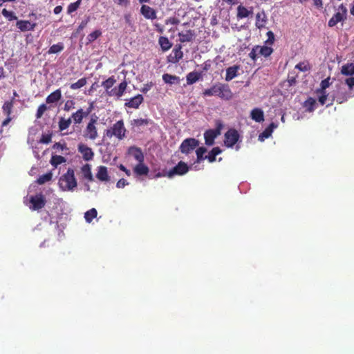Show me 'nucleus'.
I'll list each match as a JSON object with an SVG mask.
<instances>
[{"mask_svg":"<svg viewBox=\"0 0 354 354\" xmlns=\"http://www.w3.org/2000/svg\"><path fill=\"white\" fill-rule=\"evenodd\" d=\"M203 96H218L222 100H230L233 96L229 84L217 82L210 88L205 89L202 93Z\"/></svg>","mask_w":354,"mask_h":354,"instance_id":"obj_1","label":"nucleus"},{"mask_svg":"<svg viewBox=\"0 0 354 354\" xmlns=\"http://www.w3.org/2000/svg\"><path fill=\"white\" fill-rule=\"evenodd\" d=\"M59 185L63 192H72L77 186V179L75 176V171L72 168H68L59 180Z\"/></svg>","mask_w":354,"mask_h":354,"instance_id":"obj_2","label":"nucleus"},{"mask_svg":"<svg viewBox=\"0 0 354 354\" xmlns=\"http://www.w3.org/2000/svg\"><path fill=\"white\" fill-rule=\"evenodd\" d=\"M127 129L122 120H118L110 128L105 130L104 135L107 138L115 137L118 140H122L126 137Z\"/></svg>","mask_w":354,"mask_h":354,"instance_id":"obj_3","label":"nucleus"},{"mask_svg":"<svg viewBox=\"0 0 354 354\" xmlns=\"http://www.w3.org/2000/svg\"><path fill=\"white\" fill-rule=\"evenodd\" d=\"M98 118L96 115H93L86 127L83 131V137L86 140H94L98 138V130L97 128Z\"/></svg>","mask_w":354,"mask_h":354,"instance_id":"obj_4","label":"nucleus"},{"mask_svg":"<svg viewBox=\"0 0 354 354\" xmlns=\"http://www.w3.org/2000/svg\"><path fill=\"white\" fill-rule=\"evenodd\" d=\"M273 49L272 47L267 46H255L252 48V50L249 53L248 56L253 62H256L259 56H263V57H268L272 53Z\"/></svg>","mask_w":354,"mask_h":354,"instance_id":"obj_5","label":"nucleus"},{"mask_svg":"<svg viewBox=\"0 0 354 354\" xmlns=\"http://www.w3.org/2000/svg\"><path fill=\"white\" fill-rule=\"evenodd\" d=\"M199 146V141L194 138L185 139L180 144L179 149L181 153L189 154Z\"/></svg>","mask_w":354,"mask_h":354,"instance_id":"obj_6","label":"nucleus"},{"mask_svg":"<svg viewBox=\"0 0 354 354\" xmlns=\"http://www.w3.org/2000/svg\"><path fill=\"white\" fill-rule=\"evenodd\" d=\"M347 10L342 4L339 6L337 11L328 20V26L333 27L339 22L344 21L346 18Z\"/></svg>","mask_w":354,"mask_h":354,"instance_id":"obj_7","label":"nucleus"},{"mask_svg":"<svg viewBox=\"0 0 354 354\" xmlns=\"http://www.w3.org/2000/svg\"><path fill=\"white\" fill-rule=\"evenodd\" d=\"M239 138L240 136L238 131L234 128H230L225 134L224 143L225 147L228 148L233 147Z\"/></svg>","mask_w":354,"mask_h":354,"instance_id":"obj_8","label":"nucleus"},{"mask_svg":"<svg viewBox=\"0 0 354 354\" xmlns=\"http://www.w3.org/2000/svg\"><path fill=\"white\" fill-rule=\"evenodd\" d=\"M93 108V103H90V106L84 111L82 109H79L71 115V120H73L75 124H80L82 122L83 119L87 118Z\"/></svg>","mask_w":354,"mask_h":354,"instance_id":"obj_9","label":"nucleus"},{"mask_svg":"<svg viewBox=\"0 0 354 354\" xmlns=\"http://www.w3.org/2000/svg\"><path fill=\"white\" fill-rule=\"evenodd\" d=\"M189 171L187 163L180 161L174 167L167 173V177L172 178L175 175H185Z\"/></svg>","mask_w":354,"mask_h":354,"instance_id":"obj_10","label":"nucleus"},{"mask_svg":"<svg viewBox=\"0 0 354 354\" xmlns=\"http://www.w3.org/2000/svg\"><path fill=\"white\" fill-rule=\"evenodd\" d=\"M30 202L32 205L30 209L32 210H39L44 208L46 204V198L41 193L32 196L30 198Z\"/></svg>","mask_w":354,"mask_h":354,"instance_id":"obj_11","label":"nucleus"},{"mask_svg":"<svg viewBox=\"0 0 354 354\" xmlns=\"http://www.w3.org/2000/svg\"><path fill=\"white\" fill-rule=\"evenodd\" d=\"M183 57V52L182 51V46L177 44L174 48L171 53L167 57L169 62L172 64L178 63Z\"/></svg>","mask_w":354,"mask_h":354,"instance_id":"obj_12","label":"nucleus"},{"mask_svg":"<svg viewBox=\"0 0 354 354\" xmlns=\"http://www.w3.org/2000/svg\"><path fill=\"white\" fill-rule=\"evenodd\" d=\"M77 151L82 154V158L85 161H91L93 158V151L84 143L78 144Z\"/></svg>","mask_w":354,"mask_h":354,"instance_id":"obj_13","label":"nucleus"},{"mask_svg":"<svg viewBox=\"0 0 354 354\" xmlns=\"http://www.w3.org/2000/svg\"><path fill=\"white\" fill-rule=\"evenodd\" d=\"M16 26L21 32H26L35 30L37 24L28 20H18Z\"/></svg>","mask_w":354,"mask_h":354,"instance_id":"obj_14","label":"nucleus"},{"mask_svg":"<svg viewBox=\"0 0 354 354\" xmlns=\"http://www.w3.org/2000/svg\"><path fill=\"white\" fill-rule=\"evenodd\" d=\"M128 83L124 80L122 82L120 83V84L118 86V87H115L112 88L110 91L109 96L112 97H117L118 98L120 97L123 95L125 91L127 90Z\"/></svg>","mask_w":354,"mask_h":354,"instance_id":"obj_15","label":"nucleus"},{"mask_svg":"<svg viewBox=\"0 0 354 354\" xmlns=\"http://www.w3.org/2000/svg\"><path fill=\"white\" fill-rule=\"evenodd\" d=\"M140 13L147 19L153 20L157 18L156 10L147 5H142L141 6Z\"/></svg>","mask_w":354,"mask_h":354,"instance_id":"obj_16","label":"nucleus"},{"mask_svg":"<svg viewBox=\"0 0 354 354\" xmlns=\"http://www.w3.org/2000/svg\"><path fill=\"white\" fill-rule=\"evenodd\" d=\"M144 102V97L141 94L131 97L130 100L127 101L124 106L129 108L138 109L140 105Z\"/></svg>","mask_w":354,"mask_h":354,"instance_id":"obj_17","label":"nucleus"},{"mask_svg":"<svg viewBox=\"0 0 354 354\" xmlns=\"http://www.w3.org/2000/svg\"><path fill=\"white\" fill-rule=\"evenodd\" d=\"M128 152L138 162H144L145 155L140 148L131 147L129 149Z\"/></svg>","mask_w":354,"mask_h":354,"instance_id":"obj_18","label":"nucleus"},{"mask_svg":"<svg viewBox=\"0 0 354 354\" xmlns=\"http://www.w3.org/2000/svg\"><path fill=\"white\" fill-rule=\"evenodd\" d=\"M253 8H250V9H248L245 6L243 5H239L237 7V12L236 17L238 19H244L248 17L250 15L253 13Z\"/></svg>","mask_w":354,"mask_h":354,"instance_id":"obj_19","label":"nucleus"},{"mask_svg":"<svg viewBox=\"0 0 354 354\" xmlns=\"http://www.w3.org/2000/svg\"><path fill=\"white\" fill-rule=\"evenodd\" d=\"M62 98V91L60 88L57 89L46 97L47 104L57 103Z\"/></svg>","mask_w":354,"mask_h":354,"instance_id":"obj_20","label":"nucleus"},{"mask_svg":"<svg viewBox=\"0 0 354 354\" xmlns=\"http://www.w3.org/2000/svg\"><path fill=\"white\" fill-rule=\"evenodd\" d=\"M239 69V66L234 65L232 66H230L226 69V75L225 80L230 81L238 75V71Z\"/></svg>","mask_w":354,"mask_h":354,"instance_id":"obj_21","label":"nucleus"},{"mask_svg":"<svg viewBox=\"0 0 354 354\" xmlns=\"http://www.w3.org/2000/svg\"><path fill=\"white\" fill-rule=\"evenodd\" d=\"M216 137L217 136L213 130H206L204 133L205 142L207 146L213 145Z\"/></svg>","mask_w":354,"mask_h":354,"instance_id":"obj_22","label":"nucleus"},{"mask_svg":"<svg viewBox=\"0 0 354 354\" xmlns=\"http://www.w3.org/2000/svg\"><path fill=\"white\" fill-rule=\"evenodd\" d=\"M251 118L257 122H261L264 120L263 111L259 108H255L252 110L250 113Z\"/></svg>","mask_w":354,"mask_h":354,"instance_id":"obj_23","label":"nucleus"},{"mask_svg":"<svg viewBox=\"0 0 354 354\" xmlns=\"http://www.w3.org/2000/svg\"><path fill=\"white\" fill-rule=\"evenodd\" d=\"M193 30H188L185 32H181L178 34L180 42H190L194 37Z\"/></svg>","mask_w":354,"mask_h":354,"instance_id":"obj_24","label":"nucleus"},{"mask_svg":"<svg viewBox=\"0 0 354 354\" xmlns=\"http://www.w3.org/2000/svg\"><path fill=\"white\" fill-rule=\"evenodd\" d=\"M116 82V80L114 76H111L108 79L102 82V85L106 91L107 95L109 96V92L112 89L113 86Z\"/></svg>","mask_w":354,"mask_h":354,"instance_id":"obj_25","label":"nucleus"},{"mask_svg":"<svg viewBox=\"0 0 354 354\" xmlns=\"http://www.w3.org/2000/svg\"><path fill=\"white\" fill-rule=\"evenodd\" d=\"M257 21L256 26L259 29L263 28L265 26V24L267 21V16L264 10H261V12H259L257 15Z\"/></svg>","mask_w":354,"mask_h":354,"instance_id":"obj_26","label":"nucleus"},{"mask_svg":"<svg viewBox=\"0 0 354 354\" xmlns=\"http://www.w3.org/2000/svg\"><path fill=\"white\" fill-rule=\"evenodd\" d=\"M159 46L162 51H167L172 47V43L170 42L168 37L160 36L158 39Z\"/></svg>","mask_w":354,"mask_h":354,"instance_id":"obj_27","label":"nucleus"},{"mask_svg":"<svg viewBox=\"0 0 354 354\" xmlns=\"http://www.w3.org/2000/svg\"><path fill=\"white\" fill-rule=\"evenodd\" d=\"M96 178L101 181H108L109 180L106 167L100 166L98 167Z\"/></svg>","mask_w":354,"mask_h":354,"instance_id":"obj_28","label":"nucleus"},{"mask_svg":"<svg viewBox=\"0 0 354 354\" xmlns=\"http://www.w3.org/2000/svg\"><path fill=\"white\" fill-rule=\"evenodd\" d=\"M342 75L345 76L354 75V63H348L344 64L341 69Z\"/></svg>","mask_w":354,"mask_h":354,"instance_id":"obj_29","label":"nucleus"},{"mask_svg":"<svg viewBox=\"0 0 354 354\" xmlns=\"http://www.w3.org/2000/svg\"><path fill=\"white\" fill-rule=\"evenodd\" d=\"M303 106L306 111L313 112L315 109L316 101L314 97H309L304 102Z\"/></svg>","mask_w":354,"mask_h":354,"instance_id":"obj_30","label":"nucleus"},{"mask_svg":"<svg viewBox=\"0 0 354 354\" xmlns=\"http://www.w3.org/2000/svg\"><path fill=\"white\" fill-rule=\"evenodd\" d=\"M133 171L137 175H147L149 168L144 164V162H138V164L133 168Z\"/></svg>","mask_w":354,"mask_h":354,"instance_id":"obj_31","label":"nucleus"},{"mask_svg":"<svg viewBox=\"0 0 354 354\" xmlns=\"http://www.w3.org/2000/svg\"><path fill=\"white\" fill-rule=\"evenodd\" d=\"M201 77V73L195 72V71L194 72L189 73L187 75V84H192L198 81Z\"/></svg>","mask_w":354,"mask_h":354,"instance_id":"obj_32","label":"nucleus"},{"mask_svg":"<svg viewBox=\"0 0 354 354\" xmlns=\"http://www.w3.org/2000/svg\"><path fill=\"white\" fill-rule=\"evenodd\" d=\"M221 152L222 151L218 147H214L206 155L205 159H207L208 162L210 163L214 162L216 160V156Z\"/></svg>","mask_w":354,"mask_h":354,"instance_id":"obj_33","label":"nucleus"},{"mask_svg":"<svg viewBox=\"0 0 354 354\" xmlns=\"http://www.w3.org/2000/svg\"><path fill=\"white\" fill-rule=\"evenodd\" d=\"M66 162V158L61 155H53L51 156L50 163L55 167Z\"/></svg>","mask_w":354,"mask_h":354,"instance_id":"obj_34","label":"nucleus"},{"mask_svg":"<svg viewBox=\"0 0 354 354\" xmlns=\"http://www.w3.org/2000/svg\"><path fill=\"white\" fill-rule=\"evenodd\" d=\"M87 83V80L86 77L81 78L78 80L76 82L71 84L70 88L72 90H77L82 88V86H85Z\"/></svg>","mask_w":354,"mask_h":354,"instance_id":"obj_35","label":"nucleus"},{"mask_svg":"<svg viewBox=\"0 0 354 354\" xmlns=\"http://www.w3.org/2000/svg\"><path fill=\"white\" fill-rule=\"evenodd\" d=\"M97 215V212L95 208L90 209L85 212L84 218L87 223H91Z\"/></svg>","mask_w":354,"mask_h":354,"instance_id":"obj_36","label":"nucleus"},{"mask_svg":"<svg viewBox=\"0 0 354 354\" xmlns=\"http://www.w3.org/2000/svg\"><path fill=\"white\" fill-rule=\"evenodd\" d=\"M72 120L71 118L64 119V118H61L59 121V131H65V129H68L69 126L71 124Z\"/></svg>","mask_w":354,"mask_h":354,"instance_id":"obj_37","label":"nucleus"},{"mask_svg":"<svg viewBox=\"0 0 354 354\" xmlns=\"http://www.w3.org/2000/svg\"><path fill=\"white\" fill-rule=\"evenodd\" d=\"M207 151L206 148L205 147H199L196 149V162L201 163L206 158V156H204V153Z\"/></svg>","mask_w":354,"mask_h":354,"instance_id":"obj_38","label":"nucleus"},{"mask_svg":"<svg viewBox=\"0 0 354 354\" xmlns=\"http://www.w3.org/2000/svg\"><path fill=\"white\" fill-rule=\"evenodd\" d=\"M330 77L326 78L322 80L320 83V88L317 89L315 93H324L326 92V90L330 86Z\"/></svg>","mask_w":354,"mask_h":354,"instance_id":"obj_39","label":"nucleus"},{"mask_svg":"<svg viewBox=\"0 0 354 354\" xmlns=\"http://www.w3.org/2000/svg\"><path fill=\"white\" fill-rule=\"evenodd\" d=\"M2 109L6 115H10L13 109V101L12 100L10 101H6Z\"/></svg>","mask_w":354,"mask_h":354,"instance_id":"obj_40","label":"nucleus"},{"mask_svg":"<svg viewBox=\"0 0 354 354\" xmlns=\"http://www.w3.org/2000/svg\"><path fill=\"white\" fill-rule=\"evenodd\" d=\"M52 179V173L47 172L45 174H42L37 179V183L39 185H43Z\"/></svg>","mask_w":354,"mask_h":354,"instance_id":"obj_41","label":"nucleus"},{"mask_svg":"<svg viewBox=\"0 0 354 354\" xmlns=\"http://www.w3.org/2000/svg\"><path fill=\"white\" fill-rule=\"evenodd\" d=\"M1 14L8 21H13L17 19V17L15 15V12L13 11L8 10H6V8H3L2 10Z\"/></svg>","mask_w":354,"mask_h":354,"instance_id":"obj_42","label":"nucleus"},{"mask_svg":"<svg viewBox=\"0 0 354 354\" xmlns=\"http://www.w3.org/2000/svg\"><path fill=\"white\" fill-rule=\"evenodd\" d=\"M82 171L84 175V177L86 179H88L90 181L93 180V176L91 171V166L89 165H85L82 167Z\"/></svg>","mask_w":354,"mask_h":354,"instance_id":"obj_43","label":"nucleus"},{"mask_svg":"<svg viewBox=\"0 0 354 354\" xmlns=\"http://www.w3.org/2000/svg\"><path fill=\"white\" fill-rule=\"evenodd\" d=\"M64 49L63 43H58L57 44H54L51 46L48 49V53H57L61 52Z\"/></svg>","mask_w":354,"mask_h":354,"instance_id":"obj_44","label":"nucleus"},{"mask_svg":"<svg viewBox=\"0 0 354 354\" xmlns=\"http://www.w3.org/2000/svg\"><path fill=\"white\" fill-rule=\"evenodd\" d=\"M48 110V106L45 104H42L39 106L35 113L36 119H40L42 118L45 111Z\"/></svg>","mask_w":354,"mask_h":354,"instance_id":"obj_45","label":"nucleus"},{"mask_svg":"<svg viewBox=\"0 0 354 354\" xmlns=\"http://www.w3.org/2000/svg\"><path fill=\"white\" fill-rule=\"evenodd\" d=\"M295 68L299 69L300 71H307L310 70L311 66L308 62H301L295 66Z\"/></svg>","mask_w":354,"mask_h":354,"instance_id":"obj_46","label":"nucleus"},{"mask_svg":"<svg viewBox=\"0 0 354 354\" xmlns=\"http://www.w3.org/2000/svg\"><path fill=\"white\" fill-rule=\"evenodd\" d=\"M80 3L81 0H77L76 2L70 3L67 8V14L72 15L73 12H75L79 8Z\"/></svg>","mask_w":354,"mask_h":354,"instance_id":"obj_47","label":"nucleus"},{"mask_svg":"<svg viewBox=\"0 0 354 354\" xmlns=\"http://www.w3.org/2000/svg\"><path fill=\"white\" fill-rule=\"evenodd\" d=\"M162 79L165 83L174 84L175 80H178V77L166 73L162 76Z\"/></svg>","mask_w":354,"mask_h":354,"instance_id":"obj_48","label":"nucleus"},{"mask_svg":"<svg viewBox=\"0 0 354 354\" xmlns=\"http://www.w3.org/2000/svg\"><path fill=\"white\" fill-rule=\"evenodd\" d=\"M101 35H102V32L99 30H95V31L91 32L88 35L87 39L88 40V42H93L94 40L97 39Z\"/></svg>","mask_w":354,"mask_h":354,"instance_id":"obj_49","label":"nucleus"},{"mask_svg":"<svg viewBox=\"0 0 354 354\" xmlns=\"http://www.w3.org/2000/svg\"><path fill=\"white\" fill-rule=\"evenodd\" d=\"M151 122V120L147 119H135L131 122V124H133L135 126H143V125H147Z\"/></svg>","mask_w":354,"mask_h":354,"instance_id":"obj_50","label":"nucleus"},{"mask_svg":"<svg viewBox=\"0 0 354 354\" xmlns=\"http://www.w3.org/2000/svg\"><path fill=\"white\" fill-rule=\"evenodd\" d=\"M75 108V101H73V100H68L64 105L63 109L66 111H69L72 109H74Z\"/></svg>","mask_w":354,"mask_h":354,"instance_id":"obj_51","label":"nucleus"},{"mask_svg":"<svg viewBox=\"0 0 354 354\" xmlns=\"http://www.w3.org/2000/svg\"><path fill=\"white\" fill-rule=\"evenodd\" d=\"M272 136L270 129H268L267 127L262 131V133L259 136V140L261 141L264 140L265 138H268Z\"/></svg>","mask_w":354,"mask_h":354,"instance_id":"obj_52","label":"nucleus"},{"mask_svg":"<svg viewBox=\"0 0 354 354\" xmlns=\"http://www.w3.org/2000/svg\"><path fill=\"white\" fill-rule=\"evenodd\" d=\"M318 96V102L321 105H324L326 103V100L328 99V95L326 93V92L324 93H316Z\"/></svg>","mask_w":354,"mask_h":354,"instance_id":"obj_53","label":"nucleus"},{"mask_svg":"<svg viewBox=\"0 0 354 354\" xmlns=\"http://www.w3.org/2000/svg\"><path fill=\"white\" fill-rule=\"evenodd\" d=\"M223 127V124L221 120H216V129H214L213 131L216 134V136H219L221 134V130Z\"/></svg>","mask_w":354,"mask_h":354,"instance_id":"obj_54","label":"nucleus"},{"mask_svg":"<svg viewBox=\"0 0 354 354\" xmlns=\"http://www.w3.org/2000/svg\"><path fill=\"white\" fill-rule=\"evenodd\" d=\"M266 35L268 36V39L265 41V44L266 45H272L274 41V35L273 32L272 31H268Z\"/></svg>","mask_w":354,"mask_h":354,"instance_id":"obj_55","label":"nucleus"},{"mask_svg":"<svg viewBox=\"0 0 354 354\" xmlns=\"http://www.w3.org/2000/svg\"><path fill=\"white\" fill-rule=\"evenodd\" d=\"M51 135L50 134H43L40 138L39 142L41 143L48 144L51 142Z\"/></svg>","mask_w":354,"mask_h":354,"instance_id":"obj_56","label":"nucleus"},{"mask_svg":"<svg viewBox=\"0 0 354 354\" xmlns=\"http://www.w3.org/2000/svg\"><path fill=\"white\" fill-rule=\"evenodd\" d=\"M345 84L350 90H353L354 88V77L346 78L345 80Z\"/></svg>","mask_w":354,"mask_h":354,"instance_id":"obj_57","label":"nucleus"},{"mask_svg":"<svg viewBox=\"0 0 354 354\" xmlns=\"http://www.w3.org/2000/svg\"><path fill=\"white\" fill-rule=\"evenodd\" d=\"M153 86V83L152 82H147L145 84L143 88H142L141 92H142L143 93H147Z\"/></svg>","mask_w":354,"mask_h":354,"instance_id":"obj_58","label":"nucleus"},{"mask_svg":"<svg viewBox=\"0 0 354 354\" xmlns=\"http://www.w3.org/2000/svg\"><path fill=\"white\" fill-rule=\"evenodd\" d=\"M128 184L129 183L126 180H124V178H121L118 180L116 185L118 188H122Z\"/></svg>","mask_w":354,"mask_h":354,"instance_id":"obj_59","label":"nucleus"},{"mask_svg":"<svg viewBox=\"0 0 354 354\" xmlns=\"http://www.w3.org/2000/svg\"><path fill=\"white\" fill-rule=\"evenodd\" d=\"M313 4L315 6V8H317V9H321L323 8V0H313Z\"/></svg>","mask_w":354,"mask_h":354,"instance_id":"obj_60","label":"nucleus"},{"mask_svg":"<svg viewBox=\"0 0 354 354\" xmlns=\"http://www.w3.org/2000/svg\"><path fill=\"white\" fill-rule=\"evenodd\" d=\"M118 168L124 171L126 173V175L127 176H130L131 175V170L128 169L126 167H124L123 165H120L118 166Z\"/></svg>","mask_w":354,"mask_h":354,"instance_id":"obj_61","label":"nucleus"},{"mask_svg":"<svg viewBox=\"0 0 354 354\" xmlns=\"http://www.w3.org/2000/svg\"><path fill=\"white\" fill-rule=\"evenodd\" d=\"M180 22L179 19L176 17H171L167 20L166 24H171L173 25L178 24Z\"/></svg>","mask_w":354,"mask_h":354,"instance_id":"obj_62","label":"nucleus"},{"mask_svg":"<svg viewBox=\"0 0 354 354\" xmlns=\"http://www.w3.org/2000/svg\"><path fill=\"white\" fill-rule=\"evenodd\" d=\"M63 10V7L62 6H57L55 7L53 10V12L55 15H59Z\"/></svg>","mask_w":354,"mask_h":354,"instance_id":"obj_63","label":"nucleus"},{"mask_svg":"<svg viewBox=\"0 0 354 354\" xmlns=\"http://www.w3.org/2000/svg\"><path fill=\"white\" fill-rule=\"evenodd\" d=\"M12 118L10 116H6V118L4 120V121L2 122V126L6 127L9 124V122L12 120Z\"/></svg>","mask_w":354,"mask_h":354,"instance_id":"obj_64","label":"nucleus"}]
</instances>
